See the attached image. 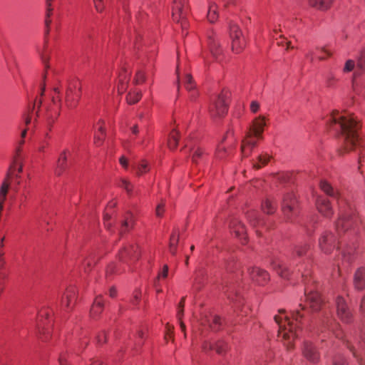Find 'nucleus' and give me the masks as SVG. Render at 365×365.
Masks as SVG:
<instances>
[{
	"label": "nucleus",
	"instance_id": "f257e3e1",
	"mask_svg": "<svg viewBox=\"0 0 365 365\" xmlns=\"http://www.w3.org/2000/svg\"><path fill=\"white\" fill-rule=\"evenodd\" d=\"M329 126L340 133L346 151L356 148L359 145L358 135L359 124L352 115L334 111L329 119Z\"/></svg>",
	"mask_w": 365,
	"mask_h": 365
},
{
	"label": "nucleus",
	"instance_id": "f03ea898",
	"mask_svg": "<svg viewBox=\"0 0 365 365\" xmlns=\"http://www.w3.org/2000/svg\"><path fill=\"white\" fill-rule=\"evenodd\" d=\"M303 317L299 310L292 312L288 317L284 310H279V314L274 316V321L279 326L278 336L281 337L287 349L292 347V341L300 331V320Z\"/></svg>",
	"mask_w": 365,
	"mask_h": 365
},
{
	"label": "nucleus",
	"instance_id": "7ed1b4c3",
	"mask_svg": "<svg viewBox=\"0 0 365 365\" xmlns=\"http://www.w3.org/2000/svg\"><path fill=\"white\" fill-rule=\"evenodd\" d=\"M265 125L264 118L259 117L254 120L246 138L242 140L241 151L243 157H248L252 149L257 145V140L263 138L262 133Z\"/></svg>",
	"mask_w": 365,
	"mask_h": 365
},
{
	"label": "nucleus",
	"instance_id": "20e7f679",
	"mask_svg": "<svg viewBox=\"0 0 365 365\" xmlns=\"http://www.w3.org/2000/svg\"><path fill=\"white\" fill-rule=\"evenodd\" d=\"M61 100L58 99L56 101L54 97L52 98V103L45 106L43 114V120L44 125L48 130L46 133V138H50L48 132L52 130L54 123L58 120L61 113Z\"/></svg>",
	"mask_w": 365,
	"mask_h": 365
},
{
	"label": "nucleus",
	"instance_id": "39448f33",
	"mask_svg": "<svg viewBox=\"0 0 365 365\" xmlns=\"http://www.w3.org/2000/svg\"><path fill=\"white\" fill-rule=\"evenodd\" d=\"M81 85L80 81L77 78L69 80L68 81L65 95V103L69 109L76 107L81 98Z\"/></svg>",
	"mask_w": 365,
	"mask_h": 365
},
{
	"label": "nucleus",
	"instance_id": "423d86ee",
	"mask_svg": "<svg viewBox=\"0 0 365 365\" xmlns=\"http://www.w3.org/2000/svg\"><path fill=\"white\" fill-rule=\"evenodd\" d=\"M282 210L287 221H292L299 213V205L296 195L293 192L285 194L282 199Z\"/></svg>",
	"mask_w": 365,
	"mask_h": 365
},
{
	"label": "nucleus",
	"instance_id": "0eeeda50",
	"mask_svg": "<svg viewBox=\"0 0 365 365\" xmlns=\"http://www.w3.org/2000/svg\"><path fill=\"white\" fill-rule=\"evenodd\" d=\"M187 14L188 7L186 5V0H175L172 9L173 19L180 24L182 30L186 29L188 26Z\"/></svg>",
	"mask_w": 365,
	"mask_h": 365
},
{
	"label": "nucleus",
	"instance_id": "6e6552de",
	"mask_svg": "<svg viewBox=\"0 0 365 365\" xmlns=\"http://www.w3.org/2000/svg\"><path fill=\"white\" fill-rule=\"evenodd\" d=\"M358 218L352 210L341 211L339 218L336 223V230L339 236L358 223Z\"/></svg>",
	"mask_w": 365,
	"mask_h": 365
},
{
	"label": "nucleus",
	"instance_id": "1a4fd4ad",
	"mask_svg": "<svg viewBox=\"0 0 365 365\" xmlns=\"http://www.w3.org/2000/svg\"><path fill=\"white\" fill-rule=\"evenodd\" d=\"M225 96L222 93L215 96L209 106V113L212 118H220L227 112Z\"/></svg>",
	"mask_w": 365,
	"mask_h": 365
},
{
	"label": "nucleus",
	"instance_id": "9d476101",
	"mask_svg": "<svg viewBox=\"0 0 365 365\" xmlns=\"http://www.w3.org/2000/svg\"><path fill=\"white\" fill-rule=\"evenodd\" d=\"M230 36L232 51L237 53L241 52L246 46V41L238 26L235 24L230 25Z\"/></svg>",
	"mask_w": 365,
	"mask_h": 365
},
{
	"label": "nucleus",
	"instance_id": "9b49d317",
	"mask_svg": "<svg viewBox=\"0 0 365 365\" xmlns=\"http://www.w3.org/2000/svg\"><path fill=\"white\" fill-rule=\"evenodd\" d=\"M336 312L338 317L344 323H350L352 320V314L345 299L338 297L336 300Z\"/></svg>",
	"mask_w": 365,
	"mask_h": 365
},
{
	"label": "nucleus",
	"instance_id": "f8f14e48",
	"mask_svg": "<svg viewBox=\"0 0 365 365\" xmlns=\"http://www.w3.org/2000/svg\"><path fill=\"white\" fill-rule=\"evenodd\" d=\"M139 255L138 247L135 245H128L119 252V259L123 262H127V259L135 260Z\"/></svg>",
	"mask_w": 365,
	"mask_h": 365
},
{
	"label": "nucleus",
	"instance_id": "ddd939ff",
	"mask_svg": "<svg viewBox=\"0 0 365 365\" xmlns=\"http://www.w3.org/2000/svg\"><path fill=\"white\" fill-rule=\"evenodd\" d=\"M248 274L251 279L259 285H263L269 279L267 272L258 267L249 268Z\"/></svg>",
	"mask_w": 365,
	"mask_h": 365
},
{
	"label": "nucleus",
	"instance_id": "4468645a",
	"mask_svg": "<svg viewBox=\"0 0 365 365\" xmlns=\"http://www.w3.org/2000/svg\"><path fill=\"white\" fill-rule=\"evenodd\" d=\"M319 245L324 252L329 253L335 247L336 237L331 232H326L319 238Z\"/></svg>",
	"mask_w": 365,
	"mask_h": 365
},
{
	"label": "nucleus",
	"instance_id": "2eb2a0df",
	"mask_svg": "<svg viewBox=\"0 0 365 365\" xmlns=\"http://www.w3.org/2000/svg\"><path fill=\"white\" fill-rule=\"evenodd\" d=\"M303 356L310 362L317 363L319 360V354L314 345L309 341L304 344L302 348Z\"/></svg>",
	"mask_w": 365,
	"mask_h": 365
},
{
	"label": "nucleus",
	"instance_id": "dca6fc26",
	"mask_svg": "<svg viewBox=\"0 0 365 365\" xmlns=\"http://www.w3.org/2000/svg\"><path fill=\"white\" fill-rule=\"evenodd\" d=\"M230 228L235 236L239 238L242 243H245L247 237L245 225L238 220L234 219L230 223Z\"/></svg>",
	"mask_w": 365,
	"mask_h": 365
},
{
	"label": "nucleus",
	"instance_id": "f3484780",
	"mask_svg": "<svg viewBox=\"0 0 365 365\" xmlns=\"http://www.w3.org/2000/svg\"><path fill=\"white\" fill-rule=\"evenodd\" d=\"M76 299V289L73 287H68L62 297L61 304L66 308H71Z\"/></svg>",
	"mask_w": 365,
	"mask_h": 365
},
{
	"label": "nucleus",
	"instance_id": "a211bd4d",
	"mask_svg": "<svg viewBox=\"0 0 365 365\" xmlns=\"http://www.w3.org/2000/svg\"><path fill=\"white\" fill-rule=\"evenodd\" d=\"M317 207L319 212L325 217H329L332 215V209L328 200L324 197H319L317 200Z\"/></svg>",
	"mask_w": 365,
	"mask_h": 365
},
{
	"label": "nucleus",
	"instance_id": "6ab92c4d",
	"mask_svg": "<svg viewBox=\"0 0 365 365\" xmlns=\"http://www.w3.org/2000/svg\"><path fill=\"white\" fill-rule=\"evenodd\" d=\"M68 153V150H63L57 160L55 174L58 176H60L67 168Z\"/></svg>",
	"mask_w": 365,
	"mask_h": 365
},
{
	"label": "nucleus",
	"instance_id": "aec40b11",
	"mask_svg": "<svg viewBox=\"0 0 365 365\" xmlns=\"http://www.w3.org/2000/svg\"><path fill=\"white\" fill-rule=\"evenodd\" d=\"M307 301L312 310L317 311L321 308L322 299L318 292H311L307 294Z\"/></svg>",
	"mask_w": 365,
	"mask_h": 365
},
{
	"label": "nucleus",
	"instance_id": "412c9836",
	"mask_svg": "<svg viewBox=\"0 0 365 365\" xmlns=\"http://www.w3.org/2000/svg\"><path fill=\"white\" fill-rule=\"evenodd\" d=\"M185 88L190 92V98L195 101L197 96V92L195 90V85L190 74L186 73L183 79Z\"/></svg>",
	"mask_w": 365,
	"mask_h": 365
},
{
	"label": "nucleus",
	"instance_id": "4be33fe9",
	"mask_svg": "<svg viewBox=\"0 0 365 365\" xmlns=\"http://www.w3.org/2000/svg\"><path fill=\"white\" fill-rule=\"evenodd\" d=\"M203 349L204 350L215 349L217 354H222L227 350L228 345L223 340H219L215 344L211 343L205 344Z\"/></svg>",
	"mask_w": 365,
	"mask_h": 365
},
{
	"label": "nucleus",
	"instance_id": "5701e85b",
	"mask_svg": "<svg viewBox=\"0 0 365 365\" xmlns=\"http://www.w3.org/2000/svg\"><path fill=\"white\" fill-rule=\"evenodd\" d=\"M354 286L357 289H362L365 287V269L359 268L354 275Z\"/></svg>",
	"mask_w": 365,
	"mask_h": 365
},
{
	"label": "nucleus",
	"instance_id": "b1692460",
	"mask_svg": "<svg viewBox=\"0 0 365 365\" xmlns=\"http://www.w3.org/2000/svg\"><path fill=\"white\" fill-rule=\"evenodd\" d=\"M129 78L130 73H128L125 69H123L119 74V84L118 86V90L120 93H123L126 90Z\"/></svg>",
	"mask_w": 365,
	"mask_h": 365
},
{
	"label": "nucleus",
	"instance_id": "393cba45",
	"mask_svg": "<svg viewBox=\"0 0 365 365\" xmlns=\"http://www.w3.org/2000/svg\"><path fill=\"white\" fill-rule=\"evenodd\" d=\"M333 0H309V4L317 9L325 11L330 8Z\"/></svg>",
	"mask_w": 365,
	"mask_h": 365
},
{
	"label": "nucleus",
	"instance_id": "a878e982",
	"mask_svg": "<svg viewBox=\"0 0 365 365\" xmlns=\"http://www.w3.org/2000/svg\"><path fill=\"white\" fill-rule=\"evenodd\" d=\"M208 46L213 56L217 57L221 53L220 44L214 36H208Z\"/></svg>",
	"mask_w": 365,
	"mask_h": 365
},
{
	"label": "nucleus",
	"instance_id": "bb28decb",
	"mask_svg": "<svg viewBox=\"0 0 365 365\" xmlns=\"http://www.w3.org/2000/svg\"><path fill=\"white\" fill-rule=\"evenodd\" d=\"M9 178L10 174L8 173L0 187V202L4 203L6 199V195L10 187Z\"/></svg>",
	"mask_w": 365,
	"mask_h": 365
},
{
	"label": "nucleus",
	"instance_id": "cd10ccee",
	"mask_svg": "<svg viewBox=\"0 0 365 365\" xmlns=\"http://www.w3.org/2000/svg\"><path fill=\"white\" fill-rule=\"evenodd\" d=\"M207 19L210 23H214L218 18L217 5L212 1H209L207 11Z\"/></svg>",
	"mask_w": 365,
	"mask_h": 365
},
{
	"label": "nucleus",
	"instance_id": "c85d7f7f",
	"mask_svg": "<svg viewBox=\"0 0 365 365\" xmlns=\"http://www.w3.org/2000/svg\"><path fill=\"white\" fill-rule=\"evenodd\" d=\"M178 241L179 232L178 230H175L170 236L169 242V251L173 255H175L176 254Z\"/></svg>",
	"mask_w": 365,
	"mask_h": 365
},
{
	"label": "nucleus",
	"instance_id": "c756f323",
	"mask_svg": "<svg viewBox=\"0 0 365 365\" xmlns=\"http://www.w3.org/2000/svg\"><path fill=\"white\" fill-rule=\"evenodd\" d=\"M134 224V220L131 213H128L125 219L121 222L120 232H125L131 229Z\"/></svg>",
	"mask_w": 365,
	"mask_h": 365
},
{
	"label": "nucleus",
	"instance_id": "7c9ffc66",
	"mask_svg": "<svg viewBox=\"0 0 365 365\" xmlns=\"http://www.w3.org/2000/svg\"><path fill=\"white\" fill-rule=\"evenodd\" d=\"M272 266L281 277L287 278L289 277V270L280 261L274 262Z\"/></svg>",
	"mask_w": 365,
	"mask_h": 365
},
{
	"label": "nucleus",
	"instance_id": "2f4dec72",
	"mask_svg": "<svg viewBox=\"0 0 365 365\" xmlns=\"http://www.w3.org/2000/svg\"><path fill=\"white\" fill-rule=\"evenodd\" d=\"M103 302L101 296H98L95 299L91 309L93 317L98 315L103 310Z\"/></svg>",
	"mask_w": 365,
	"mask_h": 365
},
{
	"label": "nucleus",
	"instance_id": "473e14b6",
	"mask_svg": "<svg viewBox=\"0 0 365 365\" xmlns=\"http://www.w3.org/2000/svg\"><path fill=\"white\" fill-rule=\"evenodd\" d=\"M270 159V156L267 154L260 155L257 158V161L252 163V167L255 169H260L262 167L266 165Z\"/></svg>",
	"mask_w": 365,
	"mask_h": 365
},
{
	"label": "nucleus",
	"instance_id": "72a5a7b5",
	"mask_svg": "<svg viewBox=\"0 0 365 365\" xmlns=\"http://www.w3.org/2000/svg\"><path fill=\"white\" fill-rule=\"evenodd\" d=\"M185 300V297H182L181 299V300L178 304V313H177V317H178V320L180 321V325L181 330L184 332L185 331V325L182 321V317L184 314Z\"/></svg>",
	"mask_w": 365,
	"mask_h": 365
},
{
	"label": "nucleus",
	"instance_id": "f704fd0d",
	"mask_svg": "<svg viewBox=\"0 0 365 365\" xmlns=\"http://www.w3.org/2000/svg\"><path fill=\"white\" fill-rule=\"evenodd\" d=\"M262 209L264 212L267 214H272L275 211L276 205L269 198H267L264 201L262 202Z\"/></svg>",
	"mask_w": 365,
	"mask_h": 365
},
{
	"label": "nucleus",
	"instance_id": "c9c22d12",
	"mask_svg": "<svg viewBox=\"0 0 365 365\" xmlns=\"http://www.w3.org/2000/svg\"><path fill=\"white\" fill-rule=\"evenodd\" d=\"M178 143V132L175 130H173L170 134V137L168 139V147L170 149L176 148Z\"/></svg>",
	"mask_w": 365,
	"mask_h": 365
},
{
	"label": "nucleus",
	"instance_id": "e433bc0d",
	"mask_svg": "<svg viewBox=\"0 0 365 365\" xmlns=\"http://www.w3.org/2000/svg\"><path fill=\"white\" fill-rule=\"evenodd\" d=\"M320 187L326 194L330 196L335 197L337 195L333 187L325 180L320 182Z\"/></svg>",
	"mask_w": 365,
	"mask_h": 365
},
{
	"label": "nucleus",
	"instance_id": "4c0bfd02",
	"mask_svg": "<svg viewBox=\"0 0 365 365\" xmlns=\"http://www.w3.org/2000/svg\"><path fill=\"white\" fill-rule=\"evenodd\" d=\"M120 187L123 188L128 195H133V185L128 180L125 178H122L120 180V183L118 185Z\"/></svg>",
	"mask_w": 365,
	"mask_h": 365
},
{
	"label": "nucleus",
	"instance_id": "58836bf2",
	"mask_svg": "<svg viewBox=\"0 0 365 365\" xmlns=\"http://www.w3.org/2000/svg\"><path fill=\"white\" fill-rule=\"evenodd\" d=\"M141 98V93L140 91L130 92L126 98L127 102L129 104H134L140 101Z\"/></svg>",
	"mask_w": 365,
	"mask_h": 365
},
{
	"label": "nucleus",
	"instance_id": "ea45409f",
	"mask_svg": "<svg viewBox=\"0 0 365 365\" xmlns=\"http://www.w3.org/2000/svg\"><path fill=\"white\" fill-rule=\"evenodd\" d=\"M247 217L249 220L251 225H252L253 226H256L261 223L259 219L258 218L257 213L255 210L250 211L247 215Z\"/></svg>",
	"mask_w": 365,
	"mask_h": 365
},
{
	"label": "nucleus",
	"instance_id": "a19ab883",
	"mask_svg": "<svg viewBox=\"0 0 365 365\" xmlns=\"http://www.w3.org/2000/svg\"><path fill=\"white\" fill-rule=\"evenodd\" d=\"M104 128L102 125H100L98 128V131L95 135V143L97 146H99L102 144L103 140L104 139Z\"/></svg>",
	"mask_w": 365,
	"mask_h": 365
},
{
	"label": "nucleus",
	"instance_id": "79ce46f5",
	"mask_svg": "<svg viewBox=\"0 0 365 365\" xmlns=\"http://www.w3.org/2000/svg\"><path fill=\"white\" fill-rule=\"evenodd\" d=\"M309 248V245L307 243L297 245L294 249V253L297 256L302 257L307 253Z\"/></svg>",
	"mask_w": 365,
	"mask_h": 365
},
{
	"label": "nucleus",
	"instance_id": "37998d69",
	"mask_svg": "<svg viewBox=\"0 0 365 365\" xmlns=\"http://www.w3.org/2000/svg\"><path fill=\"white\" fill-rule=\"evenodd\" d=\"M148 164L146 161L143 160L137 167H136V174L138 175H141L143 173H145L149 171Z\"/></svg>",
	"mask_w": 365,
	"mask_h": 365
},
{
	"label": "nucleus",
	"instance_id": "c03bdc74",
	"mask_svg": "<svg viewBox=\"0 0 365 365\" xmlns=\"http://www.w3.org/2000/svg\"><path fill=\"white\" fill-rule=\"evenodd\" d=\"M51 1L52 0H46V6H47V11H46V17L45 20V24L47 28H48L51 21L50 19L51 13H52V6H51Z\"/></svg>",
	"mask_w": 365,
	"mask_h": 365
},
{
	"label": "nucleus",
	"instance_id": "a18cd8bd",
	"mask_svg": "<svg viewBox=\"0 0 365 365\" xmlns=\"http://www.w3.org/2000/svg\"><path fill=\"white\" fill-rule=\"evenodd\" d=\"M204 152L200 148H197L194 150L192 159L194 163H197L198 159L201 158L203 156Z\"/></svg>",
	"mask_w": 365,
	"mask_h": 365
},
{
	"label": "nucleus",
	"instance_id": "49530a36",
	"mask_svg": "<svg viewBox=\"0 0 365 365\" xmlns=\"http://www.w3.org/2000/svg\"><path fill=\"white\" fill-rule=\"evenodd\" d=\"M357 68L360 70L365 69V51H362L358 58Z\"/></svg>",
	"mask_w": 365,
	"mask_h": 365
},
{
	"label": "nucleus",
	"instance_id": "de8ad7c7",
	"mask_svg": "<svg viewBox=\"0 0 365 365\" xmlns=\"http://www.w3.org/2000/svg\"><path fill=\"white\" fill-rule=\"evenodd\" d=\"M145 81V72L143 71H139L137 72L134 81L136 84H140Z\"/></svg>",
	"mask_w": 365,
	"mask_h": 365
},
{
	"label": "nucleus",
	"instance_id": "09e8293b",
	"mask_svg": "<svg viewBox=\"0 0 365 365\" xmlns=\"http://www.w3.org/2000/svg\"><path fill=\"white\" fill-rule=\"evenodd\" d=\"M355 66V62L353 60H348L346 61L344 67V72L347 73L351 71Z\"/></svg>",
	"mask_w": 365,
	"mask_h": 365
},
{
	"label": "nucleus",
	"instance_id": "8fccbe9b",
	"mask_svg": "<svg viewBox=\"0 0 365 365\" xmlns=\"http://www.w3.org/2000/svg\"><path fill=\"white\" fill-rule=\"evenodd\" d=\"M165 212V202H161L158 204L155 209V215L158 217H161Z\"/></svg>",
	"mask_w": 365,
	"mask_h": 365
},
{
	"label": "nucleus",
	"instance_id": "3c124183",
	"mask_svg": "<svg viewBox=\"0 0 365 365\" xmlns=\"http://www.w3.org/2000/svg\"><path fill=\"white\" fill-rule=\"evenodd\" d=\"M94 6L98 12H102L104 9L103 0H93Z\"/></svg>",
	"mask_w": 365,
	"mask_h": 365
},
{
	"label": "nucleus",
	"instance_id": "603ef678",
	"mask_svg": "<svg viewBox=\"0 0 365 365\" xmlns=\"http://www.w3.org/2000/svg\"><path fill=\"white\" fill-rule=\"evenodd\" d=\"M14 165L18 166L17 171L18 173H21L23 171V165L21 161L20 160V156L19 154H17V156L16 157L14 163Z\"/></svg>",
	"mask_w": 365,
	"mask_h": 365
},
{
	"label": "nucleus",
	"instance_id": "864d4df0",
	"mask_svg": "<svg viewBox=\"0 0 365 365\" xmlns=\"http://www.w3.org/2000/svg\"><path fill=\"white\" fill-rule=\"evenodd\" d=\"M333 365H346V364L344 357L337 356L334 359Z\"/></svg>",
	"mask_w": 365,
	"mask_h": 365
},
{
	"label": "nucleus",
	"instance_id": "5fc2aeb1",
	"mask_svg": "<svg viewBox=\"0 0 365 365\" xmlns=\"http://www.w3.org/2000/svg\"><path fill=\"white\" fill-rule=\"evenodd\" d=\"M221 323V319L218 317H214L212 319V329L213 330H217L218 329V325Z\"/></svg>",
	"mask_w": 365,
	"mask_h": 365
},
{
	"label": "nucleus",
	"instance_id": "6e6d98bb",
	"mask_svg": "<svg viewBox=\"0 0 365 365\" xmlns=\"http://www.w3.org/2000/svg\"><path fill=\"white\" fill-rule=\"evenodd\" d=\"M225 148L220 145L217 150V157L220 159H222L225 156Z\"/></svg>",
	"mask_w": 365,
	"mask_h": 365
},
{
	"label": "nucleus",
	"instance_id": "4d7b16f0",
	"mask_svg": "<svg viewBox=\"0 0 365 365\" xmlns=\"http://www.w3.org/2000/svg\"><path fill=\"white\" fill-rule=\"evenodd\" d=\"M97 341L98 344H103L106 341V334L104 331L101 332L98 336H97Z\"/></svg>",
	"mask_w": 365,
	"mask_h": 365
},
{
	"label": "nucleus",
	"instance_id": "13d9d810",
	"mask_svg": "<svg viewBox=\"0 0 365 365\" xmlns=\"http://www.w3.org/2000/svg\"><path fill=\"white\" fill-rule=\"evenodd\" d=\"M350 261H351L350 252H348L347 253L343 252L342 253V263H343V264L344 263H349Z\"/></svg>",
	"mask_w": 365,
	"mask_h": 365
},
{
	"label": "nucleus",
	"instance_id": "bf43d9fd",
	"mask_svg": "<svg viewBox=\"0 0 365 365\" xmlns=\"http://www.w3.org/2000/svg\"><path fill=\"white\" fill-rule=\"evenodd\" d=\"M58 361H59L60 365H67L66 354H61L59 356Z\"/></svg>",
	"mask_w": 365,
	"mask_h": 365
},
{
	"label": "nucleus",
	"instance_id": "052dcab7",
	"mask_svg": "<svg viewBox=\"0 0 365 365\" xmlns=\"http://www.w3.org/2000/svg\"><path fill=\"white\" fill-rule=\"evenodd\" d=\"M259 108V104L257 101H252L250 105V109L253 113H256Z\"/></svg>",
	"mask_w": 365,
	"mask_h": 365
},
{
	"label": "nucleus",
	"instance_id": "680f3d73",
	"mask_svg": "<svg viewBox=\"0 0 365 365\" xmlns=\"http://www.w3.org/2000/svg\"><path fill=\"white\" fill-rule=\"evenodd\" d=\"M41 60H42L43 63L44 64L45 69L47 70L49 68V66L48 65V56L46 54H42Z\"/></svg>",
	"mask_w": 365,
	"mask_h": 365
},
{
	"label": "nucleus",
	"instance_id": "e2e57ef3",
	"mask_svg": "<svg viewBox=\"0 0 365 365\" xmlns=\"http://www.w3.org/2000/svg\"><path fill=\"white\" fill-rule=\"evenodd\" d=\"M334 81L335 77L332 74L329 75L327 80V86L329 87L332 86Z\"/></svg>",
	"mask_w": 365,
	"mask_h": 365
},
{
	"label": "nucleus",
	"instance_id": "0e129e2a",
	"mask_svg": "<svg viewBox=\"0 0 365 365\" xmlns=\"http://www.w3.org/2000/svg\"><path fill=\"white\" fill-rule=\"evenodd\" d=\"M317 49L320 50L322 52L326 53L327 56H331L332 52L328 50L326 47H317Z\"/></svg>",
	"mask_w": 365,
	"mask_h": 365
},
{
	"label": "nucleus",
	"instance_id": "69168bd1",
	"mask_svg": "<svg viewBox=\"0 0 365 365\" xmlns=\"http://www.w3.org/2000/svg\"><path fill=\"white\" fill-rule=\"evenodd\" d=\"M168 267L167 265H165L163 267V271H162L161 274L159 275V277L161 276L162 277L165 278L168 276Z\"/></svg>",
	"mask_w": 365,
	"mask_h": 365
},
{
	"label": "nucleus",
	"instance_id": "338daca9",
	"mask_svg": "<svg viewBox=\"0 0 365 365\" xmlns=\"http://www.w3.org/2000/svg\"><path fill=\"white\" fill-rule=\"evenodd\" d=\"M4 252L0 250V269H1L5 264L4 258Z\"/></svg>",
	"mask_w": 365,
	"mask_h": 365
},
{
	"label": "nucleus",
	"instance_id": "774afa93",
	"mask_svg": "<svg viewBox=\"0 0 365 365\" xmlns=\"http://www.w3.org/2000/svg\"><path fill=\"white\" fill-rule=\"evenodd\" d=\"M120 163L125 168H126L128 167V161H127V159L124 156H122L120 158Z\"/></svg>",
	"mask_w": 365,
	"mask_h": 365
}]
</instances>
